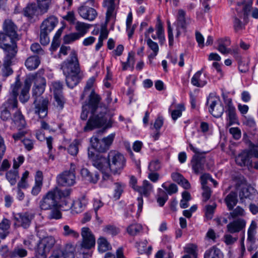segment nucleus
Returning <instances> with one entry per match:
<instances>
[{"label": "nucleus", "instance_id": "f257e3e1", "mask_svg": "<svg viewBox=\"0 0 258 258\" xmlns=\"http://www.w3.org/2000/svg\"><path fill=\"white\" fill-rule=\"evenodd\" d=\"M100 96L92 90L89 97V101L82 106V111L81 118L86 120L89 113L92 115L88 120L84 131L87 132L94 128L104 126L105 128L112 127L113 120L112 118L113 114L108 112L107 108L101 103Z\"/></svg>", "mask_w": 258, "mask_h": 258}, {"label": "nucleus", "instance_id": "f03ea898", "mask_svg": "<svg viewBox=\"0 0 258 258\" xmlns=\"http://www.w3.org/2000/svg\"><path fill=\"white\" fill-rule=\"evenodd\" d=\"M60 68L66 77V84L70 88L77 86L84 77L83 73L80 70L77 53L74 50L71 51L69 57L62 62Z\"/></svg>", "mask_w": 258, "mask_h": 258}, {"label": "nucleus", "instance_id": "7ed1b4c3", "mask_svg": "<svg viewBox=\"0 0 258 258\" xmlns=\"http://www.w3.org/2000/svg\"><path fill=\"white\" fill-rule=\"evenodd\" d=\"M126 164V160L124 156L119 152L111 150L108 154L106 163H103L104 168L100 169L102 172V181L101 182V186H107L106 182L110 181L112 182V177L106 172L109 170L112 174H120Z\"/></svg>", "mask_w": 258, "mask_h": 258}, {"label": "nucleus", "instance_id": "20e7f679", "mask_svg": "<svg viewBox=\"0 0 258 258\" xmlns=\"http://www.w3.org/2000/svg\"><path fill=\"white\" fill-rule=\"evenodd\" d=\"M3 32H0V48L17 50V41L21 38L18 33L17 26L11 19H6L3 23Z\"/></svg>", "mask_w": 258, "mask_h": 258}, {"label": "nucleus", "instance_id": "39448f33", "mask_svg": "<svg viewBox=\"0 0 258 258\" xmlns=\"http://www.w3.org/2000/svg\"><path fill=\"white\" fill-rule=\"evenodd\" d=\"M248 151H243L235 158L236 164L241 167L247 166L258 169L256 159L258 158V147L251 142H249Z\"/></svg>", "mask_w": 258, "mask_h": 258}, {"label": "nucleus", "instance_id": "423d86ee", "mask_svg": "<svg viewBox=\"0 0 258 258\" xmlns=\"http://www.w3.org/2000/svg\"><path fill=\"white\" fill-rule=\"evenodd\" d=\"M82 242L78 251L79 258H89L90 255L89 249L95 244V238L91 230L88 227H83L81 229Z\"/></svg>", "mask_w": 258, "mask_h": 258}, {"label": "nucleus", "instance_id": "0eeeda50", "mask_svg": "<svg viewBox=\"0 0 258 258\" xmlns=\"http://www.w3.org/2000/svg\"><path fill=\"white\" fill-rule=\"evenodd\" d=\"M251 5L252 2L250 0L247 2L245 1H243L237 4L236 8L237 15L234 17L233 21V26L236 32H238L243 28L244 26L239 18H241L243 16V20L246 21L249 15Z\"/></svg>", "mask_w": 258, "mask_h": 258}, {"label": "nucleus", "instance_id": "6e6552de", "mask_svg": "<svg viewBox=\"0 0 258 258\" xmlns=\"http://www.w3.org/2000/svg\"><path fill=\"white\" fill-rule=\"evenodd\" d=\"M52 0H37L38 7L35 4H30L24 9V15L32 19L35 16H37L39 14H43L47 12Z\"/></svg>", "mask_w": 258, "mask_h": 258}, {"label": "nucleus", "instance_id": "1a4fd4ad", "mask_svg": "<svg viewBox=\"0 0 258 258\" xmlns=\"http://www.w3.org/2000/svg\"><path fill=\"white\" fill-rule=\"evenodd\" d=\"M144 35L145 40L151 38L154 40L158 39L161 43L165 41L164 30L162 23L159 18L157 19L155 29L151 26L146 30Z\"/></svg>", "mask_w": 258, "mask_h": 258}, {"label": "nucleus", "instance_id": "9d476101", "mask_svg": "<svg viewBox=\"0 0 258 258\" xmlns=\"http://www.w3.org/2000/svg\"><path fill=\"white\" fill-rule=\"evenodd\" d=\"M55 243L52 236H47L42 239L37 244L36 255L37 258H46L47 253Z\"/></svg>", "mask_w": 258, "mask_h": 258}, {"label": "nucleus", "instance_id": "9b49d317", "mask_svg": "<svg viewBox=\"0 0 258 258\" xmlns=\"http://www.w3.org/2000/svg\"><path fill=\"white\" fill-rule=\"evenodd\" d=\"M76 166L75 164L71 163L70 169L64 171L57 177V181L62 186H72L76 183L75 170Z\"/></svg>", "mask_w": 258, "mask_h": 258}, {"label": "nucleus", "instance_id": "f8f14e48", "mask_svg": "<svg viewBox=\"0 0 258 258\" xmlns=\"http://www.w3.org/2000/svg\"><path fill=\"white\" fill-rule=\"evenodd\" d=\"M57 189L55 188L48 191L41 199L39 202V207L42 210H49L57 207V202L56 194Z\"/></svg>", "mask_w": 258, "mask_h": 258}, {"label": "nucleus", "instance_id": "ddd939ff", "mask_svg": "<svg viewBox=\"0 0 258 258\" xmlns=\"http://www.w3.org/2000/svg\"><path fill=\"white\" fill-rule=\"evenodd\" d=\"M207 104L209 105V111L214 117L218 118L222 116L224 107L220 103L219 98L210 94L207 98Z\"/></svg>", "mask_w": 258, "mask_h": 258}, {"label": "nucleus", "instance_id": "4468645a", "mask_svg": "<svg viewBox=\"0 0 258 258\" xmlns=\"http://www.w3.org/2000/svg\"><path fill=\"white\" fill-rule=\"evenodd\" d=\"M2 49L4 50L5 54L2 73L4 76H9L12 74L13 72L11 68V65L12 59L15 57L17 53V50Z\"/></svg>", "mask_w": 258, "mask_h": 258}, {"label": "nucleus", "instance_id": "2eb2a0df", "mask_svg": "<svg viewBox=\"0 0 258 258\" xmlns=\"http://www.w3.org/2000/svg\"><path fill=\"white\" fill-rule=\"evenodd\" d=\"M224 102L226 108L225 112L227 115V125L229 126L237 123L238 119L236 114V109L232 103V99L229 98H225Z\"/></svg>", "mask_w": 258, "mask_h": 258}, {"label": "nucleus", "instance_id": "dca6fc26", "mask_svg": "<svg viewBox=\"0 0 258 258\" xmlns=\"http://www.w3.org/2000/svg\"><path fill=\"white\" fill-rule=\"evenodd\" d=\"M48 103L49 99L47 98L42 97L39 100L35 99L34 111L40 118H43L47 115Z\"/></svg>", "mask_w": 258, "mask_h": 258}, {"label": "nucleus", "instance_id": "f3484780", "mask_svg": "<svg viewBox=\"0 0 258 258\" xmlns=\"http://www.w3.org/2000/svg\"><path fill=\"white\" fill-rule=\"evenodd\" d=\"M33 96L36 97H39L44 92L46 87V80L44 77L38 75L33 77Z\"/></svg>", "mask_w": 258, "mask_h": 258}, {"label": "nucleus", "instance_id": "a211bd4d", "mask_svg": "<svg viewBox=\"0 0 258 258\" xmlns=\"http://www.w3.org/2000/svg\"><path fill=\"white\" fill-rule=\"evenodd\" d=\"M209 78L206 73H203V69L197 72L191 79V84L195 87L202 88L207 83Z\"/></svg>", "mask_w": 258, "mask_h": 258}, {"label": "nucleus", "instance_id": "6ab92c4d", "mask_svg": "<svg viewBox=\"0 0 258 258\" xmlns=\"http://www.w3.org/2000/svg\"><path fill=\"white\" fill-rule=\"evenodd\" d=\"M75 247L72 244H67L62 252L53 251L49 258H75Z\"/></svg>", "mask_w": 258, "mask_h": 258}, {"label": "nucleus", "instance_id": "aec40b11", "mask_svg": "<svg viewBox=\"0 0 258 258\" xmlns=\"http://www.w3.org/2000/svg\"><path fill=\"white\" fill-rule=\"evenodd\" d=\"M205 158L202 155H195L191 160V165L194 172L199 174L204 170Z\"/></svg>", "mask_w": 258, "mask_h": 258}, {"label": "nucleus", "instance_id": "412c9836", "mask_svg": "<svg viewBox=\"0 0 258 258\" xmlns=\"http://www.w3.org/2000/svg\"><path fill=\"white\" fill-rule=\"evenodd\" d=\"M256 222L254 221H252L247 231V242L248 244V250L249 251H252L256 248L255 244V235L256 233Z\"/></svg>", "mask_w": 258, "mask_h": 258}, {"label": "nucleus", "instance_id": "4be33fe9", "mask_svg": "<svg viewBox=\"0 0 258 258\" xmlns=\"http://www.w3.org/2000/svg\"><path fill=\"white\" fill-rule=\"evenodd\" d=\"M78 12L82 18L90 21H93L97 16V13L94 8L86 6L80 7Z\"/></svg>", "mask_w": 258, "mask_h": 258}, {"label": "nucleus", "instance_id": "5701e85b", "mask_svg": "<svg viewBox=\"0 0 258 258\" xmlns=\"http://www.w3.org/2000/svg\"><path fill=\"white\" fill-rule=\"evenodd\" d=\"M88 200L85 196H82L74 201L71 210L73 214H78L82 212L86 208Z\"/></svg>", "mask_w": 258, "mask_h": 258}, {"label": "nucleus", "instance_id": "b1692460", "mask_svg": "<svg viewBox=\"0 0 258 258\" xmlns=\"http://www.w3.org/2000/svg\"><path fill=\"white\" fill-rule=\"evenodd\" d=\"M58 23V19L54 16H51L43 20L41 24L40 29L50 33Z\"/></svg>", "mask_w": 258, "mask_h": 258}, {"label": "nucleus", "instance_id": "393cba45", "mask_svg": "<svg viewBox=\"0 0 258 258\" xmlns=\"http://www.w3.org/2000/svg\"><path fill=\"white\" fill-rule=\"evenodd\" d=\"M33 217L34 215L32 214L25 213L23 214H18L15 217V219L21 226L24 228H27L29 227Z\"/></svg>", "mask_w": 258, "mask_h": 258}, {"label": "nucleus", "instance_id": "a878e982", "mask_svg": "<svg viewBox=\"0 0 258 258\" xmlns=\"http://www.w3.org/2000/svg\"><path fill=\"white\" fill-rule=\"evenodd\" d=\"M245 225L246 222L243 219H237L227 225V231L230 233L238 232L245 227Z\"/></svg>", "mask_w": 258, "mask_h": 258}, {"label": "nucleus", "instance_id": "bb28decb", "mask_svg": "<svg viewBox=\"0 0 258 258\" xmlns=\"http://www.w3.org/2000/svg\"><path fill=\"white\" fill-rule=\"evenodd\" d=\"M88 157L92 161L93 165L98 169H102L104 168L103 163H106V159L102 155H98L95 156L93 151L88 150Z\"/></svg>", "mask_w": 258, "mask_h": 258}, {"label": "nucleus", "instance_id": "cd10ccee", "mask_svg": "<svg viewBox=\"0 0 258 258\" xmlns=\"http://www.w3.org/2000/svg\"><path fill=\"white\" fill-rule=\"evenodd\" d=\"M115 0H105L104 2V5L107 8L106 15V21L108 22L111 20H114L115 17L114 10L115 5L114 2Z\"/></svg>", "mask_w": 258, "mask_h": 258}, {"label": "nucleus", "instance_id": "c85d7f7f", "mask_svg": "<svg viewBox=\"0 0 258 258\" xmlns=\"http://www.w3.org/2000/svg\"><path fill=\"white\" fill-rule=\"evenodd\" d=\"M218 50L222 54H228L231 52V49L228 48L231 44L228 37L221 38L217 40Z\"/></svg>", "mask_w": 258, "mask_h": 258}, {"label": "nucleus", "instance_id": "c756f323", "mask_svg": "<svg viewBox=\"0 0 258 258\" xmlns=\"http://www.w3.org/2000/svg\"><path fill=\"white\" fill-rule=\"evenodd\" d=\"M185 12L183 10L180 9L178 11L176 22H177V35H179L180 34L179 29H181L185 30L187 25L185 20Z\"/></svg>", "mask_w": 258, "mask_h": 258}, {"label": "nucleus", "instance_id": "7c9ffc66", "mask_svg": "<svg viewBox=\"0 0 258 258\" xmlns=\"http://www.w3.org/2000/svg\"><path fill=\"white\" fill-rule=\"evenodd\" d=\"M153 185L147 180L143 181L142 185L140 186L137 191L142 196L148 197L153 191Z\"/></svg>", "mask_w": 258, "mask_h": 258}, {"label": "nucleus", "instance_id": "2f4dec72", "mask_svg": "<svg viewBox=\"0 0 258 258\" xmlns=\"http://www.w3.org/2000/svg\"><path fill=\"white\" fill-rule=\"evenodd\" d=\"M30 87V81L29 80H26L19 96L20 101L23 103L27 102L30 98L29 92Z\"/></svg>", "mask_w": 258, "mask_h": 258}, {"label": "nucleus", "instance_id": "473e14b6", "mask_svg": "<svg viewBox=\"0 0 258 258\" xmlns=\"http://www.w3.org/2000/svg\"><path fill=\"white\" fill-rule=\"evenodd\" d=\"M172 108H175V109L171 111V115L172 118L174 120H176L178 117L181 116L182 111L185 110V107L183 103L176 105L174 102H173L169 109V111H170Z\"/></svg>", "mask_w": 258, "mask_h": 258}, {"label": "nucleus", "instance_id": "72a5a7b5", "mask_svg": "<svg viewBox=\"0 0 258 258\" xmlns=\"http://www.w3.org/2000/svg\"><path fill=\"white\" fill-rule=\"evenodd\" d=\"M13 120L16 126L19 130L25 127L26 125V122L24 117L19 109L15 111L14 114Z\"/></svg>", "mask_w": 258, "mask_h": 258}, {"label": "nucleus", "instance_id": "f704fd0d", "mask_svg": "<svg viewBox=\"0 0 258 258\" xmlns=\"http://www.w3.org/2000/svg\"><path fill=\"white\" fill-rule=\"evenodd\" d=\"M90 142L93 148L99 152L103 153L108 150L102 140H100L97 137H93L91 138Z\"/></svg>", "mask_w": 258, "mask_h": 258}, {"label": "nucleus", "instance_id": "c9c22d12", "mask_svg": "<svg viewBox=\"0 0 258 258\" xmlns=\"http://www.w3.org/2000/svg\"><path fill=\"white\" fill-rule=\"evenodd\" d=\"M17 105V97L10 95L7 96V99L3 105L4 108L13 111L18 110Z\"/></svg>", "mask_w": 258, "mask_h": 258}, {"label": "nucleus", "instance_id": "e433bc0d", "mask_svg": "<svg viewBox=\"0 0 258 258\" xmlns=\"http://www.w3.org/2000/svg\"><path fill=\"white\" fill-rule=\"evenodd\" d=\"M81 174L86 180L91 183H96L99 179V175L97 173H91L86 168L81 169Z\"/></svg>", "mask_w": 258, "mask_h": 258}, {"label": "nucleus", "instance_id": "4c0bfd02", "mask_svg": "<svg viewBox=\"0 0 258 258\" xmlns=\"http://www.w3.org/2000/svg\"><path fill=\"white\" fill-rule=\"evenodd\" d=\"M204 258H224V257L220 249L214 246L205 251Z\"/></svg>", "mask_w": 258, "mask_h": 258}, {"label": "nucleus", "instance_id": "58836bf2", "mask_svg": "<svg viewBox=\"0 0 258 258\" xmlns=\"http://www.w3.org/2000/svg\"><path fill=\"white\" fill-rule=\"evenodd\" d=\"M90 27V24L84 22L78 21L75 24V29L77 31L76 33L81 37H83L88 32Z\"/></svg>", "mask_w": 258, "mask_h": 258}, {"label": "nucleus", "instance_id": "ea45409f", "mask_svg": "<svg viewBox=\"0 0 258 258\" xmlns=\"http://www.w3.org/2000/svg\"><path fill=\"white\" fill-rule=\"evenodd\" d=\"M11 226L10 221L7 218H3L0 222V237L5 238L9 234Z\"/></svg>", "mask_w": 258, "mask_h": 258}, {"label": "nucleus", "instance_id": "a19ab883", "mask_svg": "<svg viewBox=\"0 0 258 258\" xmlns=\"http://www.w3.org/2000/svg\"><path fill=\"white\" fill-rule=\"evenodd\" d=\"M224 201L229 210H232L237 203V194L231 191L225 198Z\"/></svg>", "mask_w": 258, "mask_h": 258}, {"label": "nucleus", "instance_id": "79ce46f5", "mask_svg": "<svg viewBox=\"0 0 258 258\" xmlns=\"http://www.w3.org/2000/svg\"><path fill=\"white\" fill-rule=\"evenodd\" d=\"M40 62V59L37 56H32L27 59L25 66L28 70L31 71L37 69Z\"/></svg>", "mask_w": 258, "mask_h": 258}, {"label": "nucleus", "instance_id": "37998d69", "mask_svg": "<svg viewBox=\"0 0 258 258\" xmlns=\"http://www.w3.org/2000/svg\"><path fill=\"white\" fill-rule=\"evenodd\" d=\"M62 234L66 237H69L75 239H77L80 236V234L78 231L67 225L63 227Z\"/></svg>", "mask_w": 258, "mask_h": 258}, {"label": "nucleus", "instance_id": "c03bdc74", "mask_svg": "<svg viewBox=\"0 0 258 258\" xmlns=\"http://www.w3.org/2000/svg\"><path fill=\"white\" fill-rule=\"evenodd\" d=\"M98 249L99 252H104L110 248V245L106 238L100 237L98 239Z\"/></svg>", "mask_w": 258, "mask_h": 258}, {"label": "nucleus", "instance_id": "a18cd8bd", "mask_svg": "<svg viewBox=\"0 0 258 258\" xmlns=\"http://www.w3.org/2000/svg\"><path fill=\"white\" fill-rule=\"evenodd\" d=\"M142 230V226L137 223L131 224L126 228V231L131 236L137 235Z\"/></svg>", "mask_w": 258, "mask_h": 258}, {"label": "nucleus", "instance_id": "49530a36", "mask_svg": "<svg viewBox=\"0 0 258 258\" xmlns=\"http://www.w3.org/2000/svg\"><path fill=\"white\" fill-rule=\"evenodd\" d=\"M121 64L122 67V69L123 71L126 70L128 68L131 67H133L135 63V58L134 55L129 52L128 53V56L127 58V60L126 61L123 62L121 61Z\"/></svg>", "mask_w": 258, "mask_h": 258}, {"label": "nucleus", "instance_id": "de8ad7c7", "mask_svg": "<svg viewBox=\"0 0 258 258\" xmlns=\"http://www.w3.org/2000/svg\"><path fill=\"white\" fill-rule=\"evenodd\" d=\"M21 86V83L20 81L19 77H17L15 82L11 85V91L9 95L14 96L15 97L18 96L19 90Z\"/></svg>", "mask_w": 258, "mask_h": 258}, {"label": "nucleus", "instance_id": "09e8293b", "mask_svg": "<svg viewBox=\"0 0 258 258\" xmlns=\"http://www.w3.org/2000/svg\"><path fill=\"white\" fill-rule=\"evenodd\" d=\"M18 177L19 173L18 170H11L6 173L7 179L12 185L16 184Z\"/></svg>", "mask_w": 258, "mask_h": 258}, {"label": "nucleus", "instance_id": "8fccbe9b", "mask_svg": "<svg viewBox=\"0 0 258 258\" xmlns=\"http://www.w3.org/2000/svg\"><path fill=\"white\" fill-rule=\"evenodd\" d=\"M114 197L118 199L125 186V184L122 182H117L114 183Z\"/></svg>", "mask_w": 258, "mask_h": 258}, {"label": "nucleus", "instance_id": "3c124183", "mask_svg": "<svg viewBox=\"0 0 258 258\" xmlns=\"http://www.w3.org/2000/svg\"><path fill=\"white\" fill-rule=\"evenodd\" d=\"M29 174V172L28 171H25L23 173L20 181L18 183V188H26L29 186L27 181Z\"/></svg>", "mask_w": 258, "mask_h": 258}, {"label": "nucleus", "instance_id": "603ef678", "mask_svg": "<svg viewBox=\"0 0 258 258\" xmlns=\"http://www.w3.org/2000/svg\"><path fill=\"white\" fill-rule=\"evenodd\" d=\"M62 85L59 81L52 82L50 86L51 91H52L54 95L57 94H62Z\"/></svg>", "mask_w": 258, "mask_h": 258}, {"label": "nucleus", "instance_id": "864d4df0", "mask_svg": "<svg viewBox=\"0 0 258 258\" xmlns=\"http://www.w3.org/2000/svg\"><path fill=\"white\" fill-rule=\"evenodd\" d=\"M81 37L76 32L70 33L66 35L63 37V41L64 43L70 44L77 40H79Z\"/></svg>", "mask_w": 258, "mask_h": 258}, {"label": "nucleus", "instance_id": "5fc2aeb1", "mask_svg": "<svg viewBox=\"0 0 258 258\" xmlns=\"http://www.w3.org/2000/svg\"><path fill=\"white\" fill-rule=\"evenodd\" d=\"M27 251L22 247H16L13 251L11 253V256L12 257H23L27 255Z\"/></svg>", "mask_w": 258, "mask_h": 258}, {"label": "nucleus", "instance_id": "6e6d98bb", "mask_svg": "<svg viewBox=\"0 0 258 258\" xmlns=\"http://www.w3.org/2000/svg\"><path fill=\"white\" fill-rule=\"evenodd\" d=\"M162 187L166 190L169 195L176 193L177 191V186L174 183H171L169 186H167V183L165 182L162 184Z\"/></svg>", "mask_w": 258, "mask_h": 258}, {"label": "nucleus", "instance_id": "4d7b16f0", "mask_svg": "<svg viewBox=\"0 0 258 258\" xmlns=\"http://www.w3.org/2000/svg\"><path fill=\"white\" fill-rule=\"evenodd\" d=\"M78 140H75L69 147L68 151L69 154L72 155H76L78 153Z\"/></svg>", "mask_w": 258, "mask_h": 258}, {"label": "nucleus", "instance_id": "13d9d810", "mask_svg": "<svg viewBox=\"0 0 258 258\" xmlns=\"http://www.w3.org/2000/svg\"><path fill=\"white\" fill-rule=\"evenodd\" d=\"M185 252L192 255L194 257L197 256V246L194 244H188L184 247Z\"/></svg>", "mask_w": 258, "mask_h": 258}, {"label": "nucleus", "instance_id": "bf43d9fd", "mask_svg": "<svg viewBox=\"0 0 258 258\" xmlns=\"http://www.w3.org/2000/svg\"><path fill=\"white\" fill-rule=\"evenodd\" d=\"M49 33H50V32L40 29V40L42 44L46 45L49 42V38L48 37Z\"/></svg>", "mask_w": 258, "mask_h": 258}, {"label": "nucleus", "instance_id": "052dcab7", "mask_svg": "<svg viewBox=\"0 0 258 258\" xmlns=\"http://www.w3.org/2000/svg\"><path fill=\"white\" fill-rule=\"evenodd\" d=\"M115 133H113L109 135H108L107 137H105L103 138L102 140L104 142V144L106 145V147H107V149L109 150L110 148L111 145H112L114 139L115 138Z\"/></svg>", "mask_w": 258, "mask_h": 258}, {"label": "nucleus", "instance_id": "680f3d73", "mask_svg": "<svg viewBox=\"0 0 258 258\" xmlns=\"http://www.w3.org/2000/svg\"><path fill=\"white\" fill-rule=\"evenodd\" d=\"M93 205L94 210L95 212L96 218L98 219L97 211L100 208L103 206L104 203L102 202L101 199L98 198H94L93 199Z\"/></svg>", "mask_w": 258, "mask_h": 258}, {"label": "nucleus", "instance_id": "e2e57ef3", "mask_svg": "<svg viewBox=\"0 0 258 258\" xmlns=\"http://www.w3.org/2000/svg\"><path fill=\"white\" fill-rule=\"evenodd\" d=\"M245 215V211L242 208L238 206L230 213V216L234 218Z\"/></svg>", "mask_w": 258, "mask_h": 258}, {"label": "nucleus", "instance_id": "0e129e2a", "mask_svg": "<svg viewBox=\"0 0 258 258\" xmlns=\"http://www.w3.org/2000/svg\"><path fill=\"white\" fill-rule=\"evenodd\" d=\"M95 82V78L91 77L87 81L86 85L84 89V91L83 94L81 95V99H83L85 97V95L87 92L89 91L93 86V84Z\"/></svg>", "mask_w": 258, "mask_h": 258}, {"label": "nucleus", "instance_id": "69168bd1", "mask_svg": "<svg viewBox=\"0 0 258 258\" xmlns=\"http://www.w3.org/2000/svg\"><path fill=\"white\" fill-rule=\"evenodd\" d=\"M147 244V240H144L136 243V246L140 253L143 254L146 252Z\"/></svg>", "mask_w": 258, "mask_h": 258}, {"label": "nucleus", "instance_id": "338daca9", "mask_svg": "<svg viewBox=\"0 0 258 258\" xmlns=\"http://www.w3.org/2000/svg\"><path fill=\"white\" fill-rule=\"evenodd\" d=\"M229 133L235 140H239L241 136L240 130L237 127H231L229 128Z\"/></svg>", "mask_w": 258, "mask_h": 258}, {"label": "nucleus", "instance_id": "774afa93", "mask_svg": "<svg viewBox=\"0 0 258 258\" xmlns=\"http://www.w3.org/2000/svg\"><path fill=\"white\" fill-rule=\"evenodd\" d=\"M145 41H146L147 44L149 48L152 50L153 52L158 53L159 46L156 42L153 41L151 39L145 40Z\"/></svg>", "mask_w": 258, "mask_h": 258}]
</instances>
